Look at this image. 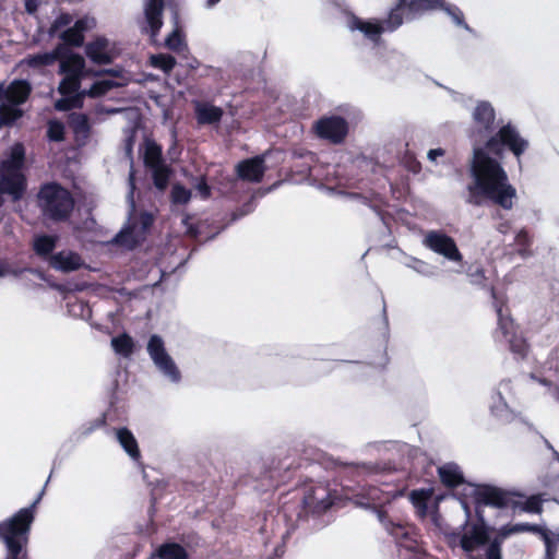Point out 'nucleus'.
Listing matches in <instances>:
<instances>
[{"label": "nucleus", "mask_w": 559, "mask_h": 559, "mask_svg": "<svg viewBox=\"0 0 559 559\" xmlns=\"http://www.w3.org/2000/svg\"><path fill=\"white\" fill-rule=\"evenodd\" d=\"M352 31H359L365 34L370 40L378 43L381 34L384 32V26L381 22L364 21L362 19L352 15L348 22Z\"/></svg>", "instance_id": "21"}, {"label": "nucleus", "mask_w": 559, "mask_h": 559, "mask_svg": "<svg viewBox=\"0 0 559 559\" xmlns=\"http://www.w3.org/2000/svg\"><path fill=\"white\" fill-rule=\"evenodd\" d=\"M438 475L441 484L450 489H454L465 483L463 473L454 463H448L440 466L438 468Z\"/></svg>", "instance_id": "23"}, {"label": "nucleus", "mask_w": 559, "mask_h": 559, "mask_svg": "<svg viewBox=\"0 0 559 559\" xmlns=\"http://www.w3.org/2000/svg\"><path fill=\"white\" fill-rule=\"evenodd\" d=\"M445 151L443 148H432L428 152V158L432 162L437 159V157L443 156Z\"/></svg>", "instance_id": "56"}, {"label": "nucleus", "mask_w": 559, "mask_h": 559, "mask_svg": "<svg viewBox=\"0 0 559 559\" xmlns=\"http://www.w3.org/2000/svg\"><path fill=\"white\" fill-rule=\"evenodd\" d=\"M72 22V16L69 13H61L57 19L51 23L49 28V34L53 35L59 32L61 28L68 26Z\"/></svg>", "instance_id": "50"}, {"label": "nucleus", "mask_w": 559, "mask_h": 559, "mask_svg": "<svg viewBox=\"0 0 559 559\" xmlns=\"http://www.w3.org/2000/svg\"><path fill=\"white\" fill-rule=\"evenodd\" d=\"M118 84L111 80H100L94 82L88 90H83V97L98 98L106 95L109 91L117 87Z\"/></svg>", "instance_id": "34"}, {"label": "nucleus", "mask_w": 559, "mask_h": 559, "mask_svg": "<svg viewBox=\"0 0 559 559\" xmlns=\"http://www.w3.org/2000/svg\"><path fill=\"white\" fill-rule=\"evenodd\" d=\"M528 145L518 128L508 122L492 133L483 146H475L469 162L472 182L467 186L466 202L480 206L484 200H488L503 210H512L516 189L510 183L500 159L509 151L520 162Z\"/></svg>", "instance_id": "1"}, {"label": "nucleus", "mask_w": 559, "mask_h": 559, "mask_svg": "<svg viewBox=\"0 0 559 559\" xmlns=\"http://www.w3.org/2000/svg\"><path fill=\"white\" fill-rule=\"evenodd\" d=\"M471 283L480 287H486V275L484 269H477L474 273L469 274Z\"/></svg>", "instance_id": "54"}, {"label": "nucleus", "mask_w": 559, "mask_h": 559, "mask_svg": "<svg viewBox=\"0 0 559 559\" xmlns=\"http://www.w3.org/2000/svg\"><path fill=\"white\" fill-rule=\"evenodd\" d=\"M49 266L62 273H70L83 267L84 261L78 252L62 250L50 257Z\"/></svg>", "instance_id": "19"}, {"label": "nucleus", "mask_w": 559, "mask_h": 559, "mask_svg": "<svg viewBox=\"0 0 559 559\" xmlns=\"http://www.w3.org/2000/svg\"><path fill=\"white\" fill-rule=\"evenodd\" d=\"M443 7V0H407V10L411 13H423Z\"/></svg>", "instance_id": "38"}, {"label": "nucleus", "mask_w": 559, "mask_h": 559, "mask_svg": "<svg viewBox=\"0 0 559 559\" xmlns=\"http://www.w3.org/2000/svg\"><path fill=\"white\" fill-rule=\"evenodd\" d=\"M539 382L544 385H549L550 382L547 379H539Z\"/></svg>", "instance_id": "63"}, {"label": "nucleus", "mask_w": 559, "mask_h": 559, "mask_svg": "<svg viewBox=\"0 0 559 559\" xmlns=\"http://www.w3.org/2000/svg\"><path fill=\"white\" fill-rule=\"evenodd\" d=\"M152 67L162 70L164 73L169 74L177 64L176 58L168 53H156L150 57Z\"/></svg>", "instance_id": "36"}, {"label": "nucleus", "mask_w": 559, "mask_h": 559, "mask_svg": "<svg viewBox=\"0 0 559 559\" xmlns=\"http://www.w3.org/2000/svg\"><path fill=\"white\" fill-rule=\"evenodd\" d=\"M147 352L156 367L171 381L178 382L181 378L173 358L165 349L164 341L159 335H152L147 343Z\"/></svg>", "instance_id": "8"}, {"label": "nucleus", "mask_w": 559, "mask_h": 559, "mask_svg": "<svg viewBox=\"0 0 559 559\" xmlns=\"http://www.w3.org/2000/svg\"><path fill=\"white\" fill-rule=\"evenodd\" d=\"M62 50H64V45L59 44L52 51L29 55L26 63L31 68L51 66L61 57Z\"/></svg>", "instance_id": "28"}, {"label": "nucleus", "mask_w": 559, "mask_h": 559, "mask_svg": "<svg viewBox=\"0 0 559 559\" xmlns=\"http://www.w3.org/2000/svg\"><path fill=\"white\" fill-rule=\"evenodd\" d=\"M490 296L492 298V307L497 314V332L503 338L516 332L515 322L508 307V299L504 295H499L493 286L490 287Z\"/></svg>", "instance_id": "11"}, {"label": "nucleus", "mask_w": 559, "mask_h": 559, "mask_svg": "<svg viewBox=\"0 0 559 559\" xmlns=\"http://www.w3.org/2000/svg\"><path fill=\"white\" fill-rule=\"evenodd\" d=\"M281 512L287 525V533L294 531L298 524L306 521L309 515L301 496L298 495H296L293 500L285 501L281 508Z\"/></svg>", "instance_id": "14"}, {"label": "nucleus", "mask_w": 559, "mask_h": 559, "mask_svg": "<svg viewBox=\"0 0 559 559\" xmlns=\"http://www.w3.org/2000/svg\"><path fill=\"white\" fill-rule=\"evenodd\" d=\"M82 92L75 95L63 96L55 103V108L58 111H69L71 109L81 108L83 106Z\"/></svg>", "instance_id": "41"}, {"label": "nucleus", "mask_w": 559, "mask_h": 559, "mask_svg": "<svg viewBox=\"0 0 559 559\" xmlns=\"http://www.w3.org/2000/svg\"><path fill=\"white\" fill-rule=\"evenodd\" d=\"M405 166L409 171L414 174H418L421 170L420 163L413 156L405 157Z\"/></svg>", "instance_id": "55"}, {"label": "nucleus", "mask_w": 559, "mask_h": 559, "mask_svg": "<svg viewBox=\"0 0 559 559\" xmlns=\"http://www.w3.org/2000/svg\"><path fill=\"white\" fill-rule=\"evenodd\" d=\"M515 243L519 247V254L523 258L528 257L531 254L530 247L532 245V239L527 230L521 229L515 236Z\"/></svg>", "instance_id": "45"}, {"label": "nucleus", "mask_w": 559, "mask_h": 559, "mask_svg": "<svg viewBox=\"0 0 559 559\" xmlns=\"http://www.w3.org/2000/svg\"><path fill=\"white\" fill-rule=\"evenodd\" d=\"M60 38L68 46L81 47L84 43V34H81L74 26L63 31Z\"/></svg>", "instance_id": "44"}, {"label": "nucleus", "mask_w": 559, "mask_h": 559, "mask_svg": "<svg viewBox=\"0 0 559 559\" xmlns=\"http://www.w3.org/2000/svg\"><path fill=\"white\" fill-rule=\"evenodd\" d=\"M378 518L385 531L394 538L399 547L413 554L420 552V534L414 524L407 522H395L383 510L378 512Z\"/></svg>", "instance_id": "5"}, {"label": "nucleus", "mask_w": 559, "mask_h": 559, "mask_svg": "<svg viewBox=\"0 0 559 559\" xmlns=\"http://www.w3.org/2000/svg\"><path fill=\"white\" fill-rule=\"evenodd\" d=\"M26 152L21 142L14 143L5 157L0 159V209L4 205V195L12 202L21 201L27 191Z\"/></svg>", "instance_id": "2"}, {"label": "nucleus", "mask_w": 559, "mask_h": 559, "mask_svg": "<svg viewBox=\"0 0 559 559\" xmlns=\"http://www.w3.org/2000/svg\"><path fill=\"white\" fill-rule=\"evenodd\" d=\"M157 559H189L187 549L176 542L160 544L152 554Z\"/></svg>", "instance_id": "24"}, {"label": "nucleus", "mask_w": 559, "mask_h": 559, "mask_svg": "<svg viewBox=\"0 0 559 559\" xmlns=\"http://www.w3.org/2000/svg\"><path fill=\"white\" fill-rule=\"evenodd\" d=\"M509 343V349L519 356L520 358H525L528 352V344L526 340L519 335L516 332L510 334L509 337H504Z\"/></svg>", "instance_id": "39"}, {"label": "nucleus", "mask_w": 559, "mask_h": 559, "mask_svg": "<svg viewBox=\"0 0 559 559\" xmlns=\"http://www.w3.org/2000/svg\"><path fill=\"white\" fill-rule=\"evenodd\" d=\"M144 165L152 168L164 164L162 147L155 142H147L144 151Z\"/></svg>", "instance_id": "35"}, {"label": "nucleus", "mask_w": 559, "mask_h": 559, "mask_svg": "<svg viewBox=\"0 0 559 559\" xmlns=\"http://www.w3.org/2000/svg\"><path fill=\"white\" fill-rule=\"evenodd\" d=\"M301 498L309 513L320 514L325 512L332 506L330 492L326 487H310L304 490Z\"/></svg>", "instance_id": "13"}, {"label": "nucleus", "mask_w": 559, "mask_h": 559, "mask_svg": "<svg viewBox=\"0 0 559 559\" xmlns=\"http://www.w3.org/2000/svg\"><path fill=\"white\" fill-rule=\"evenodd\" d=\"M543 501L544 499L542 498V495H533L528 497L524 502L520 501V504L516 509L527 513L540 514L543 512Z\"/></svg>", "instance_id": "43"}, {"label": "nucleus", "mask_w": 559, "mask_h": 559, "mask_svg": "<svg viewBox=\"0 0 559 559\" xmlns=\"http://www.w3.org/2000/svg\"><path fill=\"white\" fill-rule=\"evenodd\" d=\"M111 346L114 350L128 358L134 352V342L133 338L128 333H121L111 340Z\"/></svg>", "instance_id": "31"}, {"label": "nucleus", "mask_w": 559, "mask_h": 559, "mask_svg": "<svg viewBox=\"0 0 559 559\" xmlns=\"http://www.w3.org/2000/svg\"><path fill=\"white\" fill-rule=\"evenodd\" d=\"M404 9H407V0H397L396 4L391 9L388 19L381 22L384 31L393 32L403 24Z\"/></svg>", "instance_id": "29"}, {"label": "nucleus", "mask_w": 559, "mask_h": 559, "mask_svg": "<svg viewBox=\"0 0 559 559\" xmlns=\"http://www.w3.org/2000/svg\"><path fill=\"white\" fill-rule=\"evenodd\" d=\"M152 170L153 183L158 190H165L169 183L171 169L164 163L150 168Z\"/></svg>", "instance_id": "37"}, {"label": "nucleus", "mask_w": 559, "mask_h": 559, "mask_svg": "<svg viewBox=\"0 0 559 559\" xmlns=\"http://www.w3.org/2000/svg\"><path fill=\"white\" fill-rule=\"evenodd\" d=\"M165 9V0H145L144 17L147 24L145 31L152 38H155L163 26V13Z\"/></svg>", "instance_id": "16"}, {"label": "nucleus", "mask_w": 559, "mask_h": 559, "mask_svg": "<svg viewBox=\"0 0 559 559\" xmlns=\"http://www.w3.org/2000/svg\"><path fill=\"white\" fill-rule=\"evenodd\" d=\"M37 205L44 217L53 222H66L74 209V199L60 183L46 182L37 193Z\"/></svg>", "instance_id": "3"}, {"label": "nucleus", "mask_w": 559, "mask_h": 559, "mask_svg": "<svg viewBox=\"0 0 559 559\" xmlns=\"http://www.w3.org/2000/svg\"><path fill=\"white\" fill-rule=\"evenodd\" d=\"M312 131L321 140L332 144H341L348 135L349 124L341 116H323L313 123Z\"/></svg>", "instance_id": "7"}, {"label": "nucleus", "mask_w": 559, "mask_h": 559, "mask_svg": "<svg viewBox=\"0 0 559 559\" xmlns=\"http://www.w3.org/2000/svg\"><path fill=\"white\" fill-rule=\"evenodd\" d=\"M476 510H480V506H490L498 509L511 508L515 510L520 501L515 497H524L522 493L509 491L492 485H478L474 493Z\"/></svg>", "instance_id": "6"}, {"label": "nucleus", "mask_w": 559, "mask_h": 559, "mask_svg": "<svg viewBox=\"0 0 559 559\" xmlns=\"http://www.w3.org/2000/svg\"><path fill=\"white\" fill-rule=\"evenodd\" d=\"M441 9H443L452 19L453 21L460 25V26H463L465 27L466 29H468V25L465 23V19H464V13L462 12V10L460 8H457L456 5H444L443 7H440Z\"/></svg>", "instance_id": "49"}, {"label": "nucleus", "mask_w": 559, "mask_h": 559, "mask_svg": "<svg viewBox=\"0 0 559 559\" xmlns=\"http://www.w3.org/2000/svg\"><path fill=\"white\" fill-rule=\"evenodd\" d=\"M32 93V85L26 80L15 79L9 85L0 83V102L20 106L27 102Z\"/></svg>", "instance_id": "12"}, {"label": "nucleus", "mask_w": 559, "mask_h": 559, "mask_svg": "<svg viewBox=\"0 0 559 559\" xmlns=\"http://www.w3.org/2000/svg\"><path fill=\"white\" fill-rule=\"evenodd\" d=\"M56 288H57L59 292H61V293L66 292V288L63 287V285H56Z\"/></svg>", "instance_id": "64"}, {"label": "nucleus", "mask_w": 559, "mask_h": 559, "mask_svg": "<svg viewBox=\"0 0 559 559\" xmlns=\"http://www.w3.org/2000/svg\"><path fill=\"white\" fill-rule=\"evenodd\" d=\"M473 119L477 127L476 133L478 135H488L493 132L496 112L490 103L479 102L474 109Z\"/></svg>", "instance_id": "17"}, {"label": "nucleus", "mask_w": 559, "mask_h": 559, "mask_svg": "<svg viewBox=\"0 0 559 559\" xmlns=\"http://www.w3.org/2000/svg\"><path fill=\"white\" fill-rule=\"evenodd\" d=\"M25 7H26V11L29 13H32L36 10V5L33 4L31 1H27Z\"/></svg>", "instance_id": "60"}, {"label": "nucleus", "mask_w": 559, "mask_h": 559, "mask_svg": "<svg viewBox=\"0 0 559 559\" xmlns=\"http://www.w3.org/2000/svg\"><path fill=\"white\" fill-rule=\"evenodd\" d=\"M432 495V489H414L408 493V499L414 506L418 519L424 520L427 518L428 504Z\"/></svg>", "instance_id": "25"}, {"label": "nucleus", "mask_w": 559, "mask_h": 559, "mask_svg": "<svg viewBox=\"0 0 559 559\" xmlns=\"http://www.w3.org/2000/svg\"><path fill=\"white\" fill-rule=\"evenodd\" d=\"M70 124L75 133L90 131L88 118L84 114H72L70 116Z\"/></svg>", "instance_id": "46"}, {"label": "nucleus", "mask_w": 559, "mask_h": 559, "mask_svg": "<svg viewBox=\"0 0 559 559\" xmlns=\"http://www.w3.org/2000/svg\"><path fill=\"white\" fill-rule=\"evenodd\" d=\"M83 79L76 76H63L59 83L58 92L62 96L75 95L81 93V82Z\"/></svg>", "instance_id": "40"}, {"label": "nucleus", "mask_w": 559, "mask_h": 559, "mask_svg": "<svg viewBox=\"0 0 559 559\" xmlns=\"http://www.w3.org/2000/svg\"><path fill=\"white\" fill-rule=\"evenodd\" d=\"M174 20H175V28L166 37L165 46L174 52H180L181 50H183V48H186L187 44H186V39H185V34L179 25V16H178L177 12L175 13Z\"/></svg>", "instance_id": "30"}, {"label": "nucleus", "mask_w": 559, "mask_h": 559, "mask_svg": "<svg viewBox=\"0 0 559 559\" xmlns=\"http://www.w3.org/2000/svg\"><path fill=\"white\" fill-rule=\"evenodd\" d=\"M141 223L144 229L150 228L153 224V216L148 213L141 215Z\"/></svg>", "instance_id": "57"}, {"label": "nucleus", "mask_w": 559, "mask_h": 559, "mask_svg": "<svg viewBox=\"0 0 559 559\" xmlns=\"http://www.w3.org/2000/svg\"><path fill=\"white\" fill-rule=\"evenodd\" d=\"M7 556L4 559H29L25 545L10 543L5 544Z\"/></svg>", "instance_id": "47"}, {"label": "nucleus", "mask_w": 559, "mask_h": 559, "mask_svg": "<svg viewBox=\"0 0 559 559\" xmlns=\"http://www.w3.org/2000/svg\"><path fill=\"white\" fill-rule=\"evenodd\" d=\"M117 440L123 450L132 457L133 460H139L141 457V452L139 449L138 441L131 430L128 428H118L116 429Z\"/></svg>", "instance_id": "27"}, {"label": "nucleus", "mask_w": 559, "mask_h": 559, "mask_svg": "<svg viewBox=\"0 0 559 559\" xmlns=\"http://www.w3.org/2000/svg\"><path fill=\"white\" fill-rule=\"evenodd\" d=\"M237 176L249 182H261L265 173L264 158L254 156L239 162L236 166Z\"/></svg>", "instance_id": "18"}, {"label": "nucleus", "mask_w": 559, "mask_h": 559, "mask_svg": "<svg viewBox=\"0 0 559 559\" xmlns=\"http://www.w3.org/2000/svg\"><path fill=\"white\" fill-rule=\"evenodd\" d=\"M133 234L134 233L132 228L123 229L116 236V242L121 245H129L132 247L133 245H135Z\"/></svg>", "instance_id": "53"}, {"label": "nucleus", "mask_w": 559, "mask_h": 559, "mask_svg": "<svg viewBox=\"0 0 559 559\" xmlns=\"http://www.w3.org/2000/svg\"><path fill=\"white\" fill-rule=\"evenodd\" d=\"M198 189L201 192L203 198L210 197V187L207 186V183L204 179L201 180V182L198 186Z\"/></svg>", "instance_id": "58"}, {"label": "nucleus", "mask_w": 559, "mask_h": 559, "mask_svg": "<svg viewBox=\"0 0 559 559\" xmlns=\"http://www.w3.org/2000/svg\"><path fill=\"white\" fill-rule=\"evenodd\" d=\"M23 117V110L17 106L2 103L0 105V129L11 127Z\"/></svg>", "instance_id": "32"}, {"label": "nucleus", "mask_w": 559, "mask_h": 559, "mask_svg": "<svg viewBox=\"0 0 559 559\" xmlns=\"http://www.w3.org/2000/svg\"><path fill=\"white\" fill-rule=\"evenodd\" d=\"M58 238L52 235H38L33 240V250L36 255L49 263V259L53 255Z\"/></svg>", "instance_id": "26"}, {"label": "nucleus", "mask_w": 559, "mask_h": 559, "mask_svg": "<svg viewBox=\"0 0 559 559\" xmlns=\"http://www.w3.org/2000/svg\"><path fill=\"white\" fill-rule=\"evenodd\" d=\"M477 523L461 536L460 546L465 552H473L477 547L486 545L489 542V531L485 523L481 510H476Z\"/></svg>", "instance_id": "10"}, {"label": "nucleus", "mask_w": 559, "mask_h": 559, "mask_svg": "<svg viewBox=\"0 0 559 559\" xmlns=\"http://www.w3.org/2000/svg\"><path fill=\"white\" fill-rule=\"evenodd\" d=\"M290 474H292V468H290V465H288L285 471V475H287V477L290 478Z\"/></svg>", "instance_id": "62"}, {"label": "nucleus", "mask_w": 559, "mask_h": 559, "mask_svg": "<svg viewBox=\"0 0 559 559\" xmlns=\"http://www.w3.org/2000/svg\"><path fill=\"white\" fill-rule=\"evenodd\" d=\"M58 61L59 73L63 76L84 79L86 75L84 58L79 53L70 51L68 47L64 46V50L61 51V57L58 58Z\"/></svg>", "instance_id": "15"}, {"label": "nucleus", "mask_w": 559, "mask_h": 559, "mask_svg": "<svg viewBox=\"0 0 559 559\" xmlns=\"http://www.w3.org/2000/svg\"><path fill=\"white\" fill-rule=\"evenodd\" d=\"M107 425V415L103 413L98 418L91 420L84 428V435H90L93 431L103 428Z\"/></svg>", "instance_id": "51"}, {"label": "nucleus", "mask_w": 559, "mask_h": 559, "mask_svg": "<svg viewBox=\"0 0 559 559\" xmlns=\"http://www.w3.org/2000/svg\"><path fill=\"white\" fill-rule=\"evenodd\" d=\"M47 138L52 142H62L66 139L64 124L57 119L49 120L47 126Z\"/></svg>", "instance_id": "42"}, {"label": "nucleus", "mask_w": 559, "mask_h": 559, "mask_svg": "<svg viewBox=\"0 0 559 559\" xmlns=\"http://www.w3.org/2000/svg\"><path fill=\"white\" fill-rule=\"evenodd\" d=\"M44 491L27 508L19 510L12 518L0 523V538L4 544L15 543L27 545L32 523L35 519V509L39 503Z\"/></svg>", "instance_id": "4"}, {"label": "nucleus", "mask_w": 559, "mask_h": 559, "mask_svg": "<svg viewBox=\"0 0 559 559\" xmlns=\"http://www.w3.org/2000/svg\"><path fill=\"white\" fill-rule=\"evenodd\" d=\"M519 533L539 534V533H543V528L537 524L516 523V524H507V525L502 526L499 531V535L502 538H506L512 534H519Z\"/></svg>", "instance_id": "33"}, {"label": "nucleus", "mask_w": 559, "mask_h": 559, "mask_svg": "<svg viewBox=\"0 0 559 559\" xmlns=\"http://www.w3.org/2000/svg\"><path fill=\"white\" fill-rule=\"evenodd\" d=\"M107 48L108 40L104 37H98L86 45L85 53L96 64H109L112 62V56L108 52Z\"/></svg>", "instance_id": "20"}, {"label": "nucleus", "mask_w": 559, "mask_h": 559, "mask_svg": "<svg viewBox=\"0 0 559 559\" xmlns=\"http://www.w3.org/2000/svg\"><path fill=\"white\" fill-rule=\"evenodd\" d=\"M424 245L437 254L452 262H462L463 254L459 250L455 240L441 230H431L426 234Z\"/></svg>", "instance_id": "9"}, {"label": "nucleus", "mask_w": 559, "mask_h": 559, "mask_svg": "<svg viewBox=\"0 0 559 559\" xmlns=\"http://www.w3.org/2000/svg\"><path fill=\"white\" fill-rule=\"evenodd\" d=\"M74 28H76L81 34H83L87 29V21L85 19H79L74 23Z\"/></svg>", "instance_id": "59"}, {"label": "nucleus", "mask_w": 559, "mask_h": 559, "mask_svg": "<svg viewBox=\"0 0 559 559\" xmlns=\"http://www.w3.org/2000/svg\"><path fill=\"white\" fill-rule=\"evenodd\" d=\"M103 73H106V74H109V75H114V76H118V71H116V70H105V71H103Z\"/></svg>", "instance_id": "61"}, {"label": "nucleus", "mask_w": 559, "mask_h": 559, "mask_svg": "<svg viewBox=\"0 0 559 559\" xmlns=\"http://www.w3.org/2000/svg\"><path fill=\"white\" fill-rule=\"evenodd\" d=\"M486 559H502L501 542L495 538L486 550Z\"/></svg>", "instance_id": "52"}, {"label": "nucleus", "mask_w": 559, "mask_h": 559, "mask_svg": "<svg viewBox=\"0 0 559 559\" xmlns=\"http://www.w3.org/2000/svg\"><path fill=\"white\" fill-rule=\"evenodd\" d=\"M171 198L175 203L185 204L191 198V191L181 185H176L171 191Z\"/></svg>", "instance_id": "48"}, {"label": "nucleus", "mask_w": 559, "mask_h": 559, "mask_svg": "<svg viewBox=\"0 0 559 559\" xmlns=\"http://www.w3.org/2000/svg\"><path fill=\"white\" fill-rule=\"evenodd\" d=\"M194 112L197 121L201 126L216 124L224 116V110L221 107L210 103H198Z\"/></svg>", "instance_id": "22"}]
</instances>
